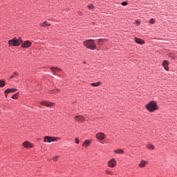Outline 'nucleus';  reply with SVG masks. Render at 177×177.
Masks as SVG:
<instances>
[{"mask_svg":"<svg viewBox=\"0 0 177 177\" xmlns=\"http://www.w3.org/2000/svg\"><path fill=\"white\" fill-rule=\"evenodd\" d=\"M83 63H84V64H86V62H83Z\"/></svg>","mask_w":177,"mask_h":177,"instance_id":"nucleus-34","label":"nucleus"},{"mask_svg":"<svg viewBox=\"0 0 177 177\" xmlns=\"http://www.w3.org/2000/svg\"><path fill=\"white\" fill-rule=\"evenodd\" d=\"M6 84V82L3 80H0V88H3L5 85Z\"/></svg>","mask_w":177,"mask_h":177,"instance_id":"nucleus-19","label":"nucleus"},{"mask_svg":"<svg viewBox=\"0 0 177 177\" xmlns=\"http://www.w3.org/2000/svg\"><path fill=\"white\" fill-rule=\"evenodd\" d=\"M23 146H24V147H32L31 144H30V142H28V141H25V142L23 143Z\"/></svg>","mask_w":177,"mask_h":177,"instance_id":"nucleus-17","label":"nucleus"},{"mask_svg":"<svg viewBox=\"0 0 177 177\" xmlns=\"http://www.w3.org/2000/svg\"><path fill=\"white\" fill-rule=\"evenodd\" d=\"M75 121H76V122H84L85 118L81 115H77L75 116Z\"/></svg>","mask_w":177,"mask_h":177,"instance_id":"nucleus-6","label":"nucleus"},{"mask_svg":"<svg viewBox=\"0 0 177 177\" xmlns=\"http://www.w3.org/2000/svg\"><path fill=\"white\" fill-rule=\"evenodd\" d=\"M91 86H99V85H100V82H97L95 83H91Z\"/></svg>","mask_w":177,"mask_h":177,"instance_id":"nucleus-22","label":"nucleus"},{"mask_svg":"<svg viewBox=\"0 0 177 177\" xmlns=\"http://www.w3.org/2000/svg\"><path fill=\"white\" fill-rule=\"evenodd\" d=\"M50 70L53 73H60V71H62V69L57 67H51Z\"/></svg>","mask_w":177,"mask_h":177,"instance_id":"nucleus-14","label":"nucleus"},{"mask_svg":"<svg viewBox=\"0 0 177 177\" xmlns=\"http://www.w3.org/2000/svg\"><path fill=\"white\" fill-rule=\"evenodd\" d=\"M88 8L89 9H93V5L89 4V5L88 6Z\"/></svg>","mask_w":177,"mask_h":177,"instance_id":"nucleus-30","label":"nucleus"},{"mask_svg":"<svg viewBox=\"0 0 177 177\" xmlns=\"http://www.w3.org/2000/svg\"><path fill=\"white\" fill-rule=\"evenodd\" d=\"M22 42L23 39L15 37L8 41V44L10 45V46H19L20 44H21Z\"/></svg>","mask_w":177,"mask_h":177,"instance_id":"nucleus-3","label":"nucleus"},{"mask_svg":"<svg viewBox=\"0 0 177 177\" xmlns=\"http://www.w3.org/2000/svg\"><path fill=\"white\" fill-rule=\"evenodd\" d=\"M106 174H107L108 175H111V171H110V170H106Z\"/></svg>","mask_w":177,"mask_h":177,"instance_id":"nucleus-31","label":"nucleus"},{"mask_svg":"<svg viewBox=\"0 0 177 177\" xmlns=\"http://www.w3.org/2000/svg\"><path fill=\"white\" fill-rule=\"evenodd\" d=\"M134 24H136V26H139V24H140V21H136Z\"/></svg>","mask_w":177,"mask_h":177,"instance_id":"nucleus-29","label":"nucleus"},{"mask_svg":"<svg viewBox=\"0 0 177 177\" xmlns=\"http://www.w3.org/2000/svg\"><path fill=\"white\" fill-rule=\"evenodd\" d=\"M84 46L91 50H95L96 49V46L95 45V40L88 39L83 42Z\"/></svg>","mask_w":177,"mask_h":177,"instance_id":"nucleus-1","label":"nucleus"},{"mask_svg":"<svg viewBox=\"0 0 177 177\" xmlns=\"http://www.w3.org/2000/svg\"><path fill=\"white\" fill-rule=\"evenodd\" d=\"M21 44V48H30V46L32 45V43H31V41H25L23 42V40H22V42Z\"/></svg>","mask_w":177,"mask_h":177,"instance_id":"nucleus-5","label":"nucleus"},{"mask_svg":"<svg viewBox=\"0 0 177 177\" xmlns=\"http://www.w3.org/2000/svg\"><path fill=\"white\" fill-rule=\"evenodd\" d=\"M19 97V93H16L12 96V99H17Z\"/></svg>","mask_w":177,"mask_h":177,"instance_id":"nucleus-25","label":"nucleus"},{"mask_svg":"<svg viewBox=\"0 0 177 177\" xmlns=\"http://www.w3.org/2000/svg\"><path fill=\"white\" fill-rule=\"evenodd\" d=\"M42 106H46V107H50L52 106H55V103L50 102H41L40 103Z\"/></svg>","mask_w":177,"mask_h":177,"instance_id":"nucleus-8","label":"nucleus"},{"mask_svg":"<svg viewBox=\"0 0 177 177\" xmlns=\"http://www.w3.org/2000/svg\"><path fill=\"white\" fill-rule=\"evenodd\" d=\"M89 145H91V140H86L83 142L82 146L83 147H88Z\"/></svg>","mask_w":177,"mask_h":177,"instance_id":"nucleus-16","label":"nucleus"},{"mask_svg":"<svg viewBox=\"0 0 177 177\" xmlns=\"http://www.w3.org/2000/svg\"><path fill=\"white\" fill-rule=\"evenodd\" d=\"M59 140V138L45 136L44 142L45 143H50V142H56Z\"/></svg>","mask_w":177,"mask_h":177,"instance_id":"nucleus-4","label":"nucleus"},{"mask_svg":"<svg viewBox=\"0 0 177 177\" xmlns=\"http://www.w3.org/2000/svg\"><path fill=\"white\" fill-rule=\"evenodd\" d=\"M147 149H149L150 150H154V145L151 144H148L147 145Z\"/></svg>","mask_w":177,"mask_h":177,"instance_id":"nucleus-21","label":"nucleus"},{"mask_svg":"<svg viewBox=\"0 0 177 177\" xmlns=\"http://www.w3.org/2000/svg\"><path fill=\"white\" fill-rule=\"evenodd\" d=\"M162 67H164V68H165V70H166V71H168V70H169V68L168 67V61H167V60L163 61Z\"/></svg>","mask_w":177,"mask_h":177,"instance_id":"nucleus-10","label":"nucleus"},{"mask_svg":"<svg viewBox=\"0 0 177 177\" xmlns=\"http://www.w3.org/2000/svg\"><path fill=\"white\" fill-rule=\"evenodd\" d=\"M8 93H5V97H8Z\"/></svg>","mask_w":177,"mask_h":177,"instance_id":"nucleus-33","label":"nucleus"},{"mask_svg":"<svg viewBox=\"0 0 177 177\" xmlns=\"http://www.w3.org/2000/svg\"><path fill=\"white\" fill-rule=\"evenodd\" d=\"M136 44H138L139 45H143L145 44V41L142 39L135 38Z\"/></svg>","mask_w":177,"mask_h":177,"instance_id":"nucleus-11","label":"nucleus"},{"mask_svg":"<svg viewBox=\"0 0 177 177\" xmlns=\"http://www.w3.org/2000/svg\"><path fill=\"white\" fill-rule=\"evenodd\" d=\"M53 161H57L59 160V156H55L53 158Z\"/></svg>","mask_w":177,"mask_h":177,"instance_id":"nucleus-28","label":"nucleus"},{"mask_svg":"<svg viewBox=\"0 0 177 177\" xmlns=\"http://www.w3.org/2000/svg\"><path fill=\"white\" fill-rule=\"evenodd\" d=\"M146 109L149 110L151 113H153V111H156V110H158L157 107V102L155 101H151L146 105Z\"/></svg>","mask_w":177,"mask_h":177,"instance_id":"nucleus-2","label":"nucleus"},{"mask_svg":"<svg viewBox=\"0 0 177 177\" xmlns=\"http://www.w3.org/2000/svg\"><path fill=\"white\" fill-rule=\"evenodd\" d=\"M49 26H50V24H48V22H46V21H45L43 24L42 26L43 27H49Z\"/></svg>","mask_w":177,"mask_h":177,"instance_id":"nucleus-24","label":"nucleus"},{"mask_svg":"<svg viewBox=\"0 0 177 177\" xmlns=\"http://www.w3.org/2000/svg\"><path fill=\"white\" fill-rule=\"evenodd\" d=\"M146 164H147V161L141 160L140 164L138 165V167H140V168H145V167H146Z\"/></svg>","mask_w":177,"mask_h":177,"instance_id":"nucleus-13","label":"nucleus"},{"mask_svg":"<svg viewBox=\"0 0 177 177\" xmlns=\"http://www.w3.org/2000/svg\"><path fill=\"white\" fill-rule=\"evenodd\" d=\"M116 154H124V150L119 149L114 151Z\"/></svg>","mask_w":177,"mask_h":177,"instance_id":"nucleus-18","label":"nucleus"},{"mask_svg":"<svg viewBox=\"0 0 177 177\" xmlns=\"http://www.w3.org/2000/svg\"><path fill=\"white\" fill-rule=\"evenodd\" d=\"M95 138H97L98 140H103L105 138V136L103 133H98L95 135Z\"/></svg>","mask_w":177,"mask_h":177,"instance_id":"nucleus-9","label":"nucleus"},{"mask_svg":"<svg viewBox=\"0 0 177 177\" xmlns=\"http://www.w3.org/2000/svg\"><path fill=\"white\" fill-rule=\"evenodd\" d=\"M75 143H77V145H78V143H80V140L78 138H76L75 140Z\"/></svg>","mask_w":177,"mask_h":177,"instance_id":"nucleus-32","label":"nucleus"},{"mask_svg":"<svg viewBox=\"0 0 177 177\" xmlns=\"http://www.w3.org/2000/svg\"><path fill=\"white\" fill-rule=\"evenodd\" d=\"M116 164H117V162L115 161V159L113 158L109 161L108 167H110L111 168H114Z\"/></svg>","mask_w":177,"mask_h":177,"instance_id":"nucleus-7","label":"nucleus"},{"mask_svg":"<svg viewBox=\"0 0 177 177\" xmlns=\"http://www.w3.org/2000/svg\"><path fill=\"white\" fill-rule=\"evenodd\" d=\"M17 91V88H7L5 91V93H13L14 92H16Z\"/></svg>","mask_w":177,"mask_h":177,"instance_id":"nucleus-12","label":"nucleus"},{"mask_svg":"<svg viewBox=\"0 0 177 177\" xmlns=\"http://www.w3.org/2000/svg\"><path fill=\"white\" fill-rule=\"evenodd\" d=\"M17 75H19V72L17 71L14 72V75L10 77V80H12V78H15V77H17Z\"/></svg>","mask_w":177,"mask_h":177,"instance_id":"nucleus-20","label":"nucleus"},{"mask_svg":"<svg viewBox=\"0 0 177 177\" xmlns=\"http://www.w3.org/2000/svg\"><path fill=\"white\" fill-rule=\"evenodd\" d=\"M121 5H122L123 6H127V5H128V3L127 1H123L121 3Z\"/></svg>","mask_w":177,"mask_h":177,"instance_id":"nucleus-27","label":"nucleus"},{"mask_svg":"<svg viewBox=\"0 0 177 177\" xmlns=\"http://www.w3.org/2000/svg\"><path fill=\"white\" fill-rule=\"evenodd\" d=\"M149 23L150 24H154V23H156V19L154 18L151 19L149 21Z\"/></svg>","mask_w":177,"mask_h":177,"instance_id":"nucleus-26","label":"nucleus"},{"mask_svg":"<svg viewBox=\"0 0 177 177\" xmlns=\"http://www.w3.org/2000/svg\"><path fill=\"white\" fill-rule=\"evenodd\" d=\"M57 92H60V89L57 88V89H55V90H52V91H50V93H57Z\"/></svg>","mask_w":177,"mask_h":177,"instance_id":"nucleus-23","label":"nucleus"},{"mask_svg":"<svg viewBox=\"0 0 177 177\" xmlns=\"http://www.w3.org/2000/svg\"><path fill=\"white\" fill-rule=\"evenodd\" d=\"M107 39H99L97 40L98 45H103L104 42H107Z\"/></svg>","mask_w":177,"mask_h":177,"instance_id":"nucleus-15","label":"nucleus"}]
</instances>
